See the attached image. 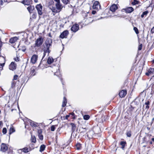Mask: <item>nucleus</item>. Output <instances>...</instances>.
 Returning <instances> with one entry per match:
<instances>
[{"label": "nucleus", "mask_w": 154, "mask_h": 154, "mask_svg": "<svg viewBox=\"0 0 154 154\" xmlns=\"http://www.w3.org/2000/svg\"><path fill=\"white\" fill-rule=\"evenodd\" d=\"M93 8L94 9L98 10L100 8V5L99 2L96 1L94 2L92 6Z\"/></svg>", "instance_id": "3"}, {"label": "nucleus", "mask_w": 154, "mask_h": 154, "mask_svg": "<svg viewBox=\"0 0 154 154\" xmlns=\"http://www.w3.org/2000/svg\"><path fill=\"white\" fill-rule=\"evenodd\" d=\"M79 29V26L78 24L74 25L71 28V30L74 32L77 31Z\"/></svg>", "instance_id": "9"}, {"label": "nucleus", "mask_w": 154, "mask_h": 154, "mask_svg": "<svg viewBox=\"0 0 154 154\" xmlns=\"http://www.w3.org/2000/svg\"><path fill=\"white\" fill-rule=\"evenodd\" d=\"M142 44H141L138 47V50H141V49H142Z\"/></svg>", "instance_id": "44"}, {"label": "nucleus", "mask_w": 154, "mask_h": 154, "mask_svg": "<svg viewBox=\"0 0 154 154\" xmlns=\"http://www.w3.org/2000/svg\"><path fill=\"white\" fill-rule=\"evenodd\" d=\"M15 131V130L13 128L11 127L9 130V134H11L12 133L14 132Z\"/></svg>", "instance_id": "29"}, {"label": "nucleus", "mask_w": 154, "mask_h": 154, "mask_svg": "<svg viewBox=\"0 0 154 154\" xmlns=\"http://www.w3.org/2000/svg\"><path fill=\"white\" fill-rule=\"evenodd\" d=\"M148 71L150 74H152L154 72V69L150 68L149 69Z\"/></svg>", "instance_id": "30"}, {"label": "nucleus", "mask_w": 154, "mask_h": 154, "mask_svg": "<svg viewBox=\"0 0 154 154\" xmlns=\"http://www.w3.org/2000/svg\"><path fill=\"white\" fill-rule=\"evenodd\" d=\"M148 13V11H146L143 12V13L142 14L141 16V17L143 18L144 16H146Z\"/></svg>", "instance_id": "28"}, {"label": "nucleus", "mask_w": 154, "mask_h": 154, "mask_svg": "<svg viewBox=\"0 0 154 154\" xmlns=\"http://www.w3.org/2000/svg\"><path fill=\"white\" fill-rule=\"evenodd\" d=\"M82 129H83V131H82V132H80V133H82L83 132H86V131L87 130V128H82Z\"/></svg>", "instance_id": "46"}, {"label": "nucleus", "mask_w": 154, "mask_h": 154, "mask_svg": "<svg viewBox=\"0 0 154 154\" xmlns=\"http://www.w3.org/2000/svg\"><path fill=\"white\" fill-rule=\"evenodd\" d=\"M32 2V0H23L22 3L24 5H29L31 4Z\"/></svg>", "instance_id": "13"}, {"label": "nucleus", "mask_w": 154, "mask_h": 154, "mask_svg": "<svg viewBox=\"0 0 154 154\" xmlns=\"http://www.w3.org/2000/svg\"><path fill=\"white\" fill-rule=\"evenodd\" d=\"M127 13H130L134 11V8L132 7H128L123 9Z\"/></svg>", "instance_id": "12"}, {"label": "nucleus", "mask_w": 154, "mask_h": 154, "mask_svg": "<svg viewBox=\"0 0 154 154\" xmlns=\"http://www.w3.org/2000/svg\"><path fill=\"white\" fill-rule=\"evenodd\" d=\"M27 9L29 13L31 14L34 9V7L33 6L30 5L27 7Z\"/></svg>", "instance_id": "17"}, {"label": "nucleus", "mask_w": 154, "mask_h": 154, "mask_svg": "<svg viewBox=\"0 0 154 154\" xmlns=\"http://www.w3.org/2000/svg\"><path fill=\"white\" fill-rule=\"evenodd\" d=\"M42 130L41 129H38V135L42 134Z\"/></svg>", "instance_id": "41"}, {"label": "nucleus", "mask_w": 154, "mask_h": 154, "mask_svg": "<svg viewBox=\"0 0 154 154\" xmlns=\"http://www.w3.org/2000/svg\"><path fill=\"white\" fill-rule=\"evenodd\" d=\"M35 3H37L38 2V0H34Z\"/></svg>", "instance_id": "57"}, {"label": "nucleus", "mask_w": 154, "mask_h": 154, "mask_svg": "<svg viewBox=\"0 0 154 154\" xmlns=\"http://www.w3.org/2000/svg\"><path fill=\"white\" fill-rule=\"evenodd\" d=\"M52 42V40L50 38H47L45 41V43L43 51H44L43 58L46 55V53L48 54V56L51 51L49 50L51 46Z\"/></svg>", "instance_id": "1"}, {"label": "nucleus", "mask_w": 154, "mask_h": 154, "mask_svg": "<svg viewBox=\"0 0 154 154\" xmlns=\"http://www.w3.org/2000/svg\"><path fill=\"white\" fill-rule=\"evenodd\" d=\"M71 114L72 115H73L74 114V113H71Z\"/></svg>", "instance_id": "62"}, {"label": "nucleus", "mask_w": 154, "mask_h": 154, "mask_svg": "<svg viewBox=\"0 0 154 154\" xmlns=\"http://www.w3.org/2000/svg\"><path fill=\"white\" fill-rule=\"evenodd\" d=\"M138 3V1L137 0H134V1L132 2V4L133 5H134Z\"/></svg>", "instance_id": "37"}, {"label": "nucleus", "mask_w": 154, "mask_h": 154, "mask_svg": "<svg viewBox=\"0 0 154 154\" xmlns=\"http://www.w3.org/2000/svg\"><path fill=\"white\" fill-rule=\"evenodd\" d=\"M120 145L122 146V149L123 150H124V147H125V145L126 144V143L124 141H121L120 143Z\"/></svg>", "instance_id": "23"}, {"label": "nucleus", "mask_w": 154, "mask_h": 154, "mask_svg": "<svg viewBox=\"0 0 154 154\" xmlns=\"http://www.w3.org/2000/svg\"><path fill=\"white\" fill-rule=\"evenodd\" d=\"M29 122L31 126L34 127H36L37 126V123L35 122H34L31 120H29Z\"/></svg>", "instance_id": "18"}, {"label": "nucleus", "mask_w": 154, "mask_h": 154, "mask_svg": "<svg viewBox=\"0 0 154 154\" xmlns=\"http://www.w3.org/2000/svg\"><path fill=\"white\" fill-rule=\"evenodd\" d=\"M68 34V31L67 30H65L60 35V37L62 38H66Z\"/></svg>", "instance_id": "8"}, {"label": "nucleus", "mask_w": 154, "mask_h": 154, "mask_svg": "<svg viewBox=\"0 0 154 154\" xmlns=\"http://www.w3.org/2000/svg\"><path fill=\"white\" fill-rule=\"evenodd\" d=\"M17 82H19V81H17L16 82L15 81H12L11 84V88H13L15 87V85Z\"/></svg>", "instance_id": "19"}, {"label": "nucleus", "mask_w": 154, "mask_h": 154, "mask_svg": "<svg viewBox=\"0 0 154 154\" xmlns=\"http://www.w3.org/2000/svg\"><path fill=\"white\" fill-rule=\"evenodd\" d=\"M66 103L67 101L66 98L65 97H64L62 105V106L63 107L65 106L66 105Z\"/></svg>", "instance_id": "22"}, {"label": "nucleus", "mask_w": 154, "mask_h": 154, "mask_svg": "<svg viewBox=\"0 0 154 154\" xmlns=\"http://www.w3.org/2000/svg\"><path fill=\"white\" fill-rule=\"evenodd\" d=\"M70 124L72 127V132H73L75 131V125L74 124L72 123H71Z\"/></svg>", "instance_id": "24"}, {"label": "nucleus", "mask_w": 154, "mask_h": 154, "mask_svg": "<svg viewBox=\"0 0 154 154\" xmlns=\"http://www.w3.org/2000/svg\"><path fill=\"white\" fill-rule=\"evenodd\" d=\"M52 11L55 13H57L58 12L57 9L55 7H52L51 8Z\"/></svg>", "instance_id": "26"}, {"label": "nucleus", "mask_w": 154, "mask_h": 154, "mask_svg": "<svg viewBox=\"0 0 154 154\" xmlns=\"http://www.w3.org/2000/svg\"><path fill=\"white\" fill-rule=\"evenodd\" d=\"M16 64L14 62H12L9 66V69L13 71L16 69Z\"/></svg>", "instance_id": "7"}, {"label": "nucleus", "mask_w": 154, "mask_h": 154, "mask_svg": "<svg viewBox=\"0 0 154 154\" xmlns=\"http://www.w3.org/2000/svg\"><path fill=\"white\" fill-rule=\"evenodd\" d=\"M8 149L7 146L4 143H2L1 146V150L2 152H5Z\"/></svg>", "instance_id": "10"}, {"label": "nucleus", "mask_w": 154, "mask_h": 154, "mask_svg": "<svg viewBox=\"0 0 154 154\" xmlns=\"http://www.w3.org/2000/svg\"><path fill=\"white\" fill-rule=\"evenodd\" d=\"M55 128L54 125H52L51 128V131H54L55 130Z\"/></svg>", "instance_id": "43"}, {"label": "nucleus", "mask_w": 154, "mask_h": 154, "mask_svg": "<svg viewBox=\"0 0 154 154\" xmlns=\"http://www.w3.org/2000/svg\"><path fill=\"white\" fill-rule=\"evenodd\" d=\"M151 32L152 33H154V26L151 29Z\"/></svg>", "instance_id": "47"}, {"label": "nucleus", "mask_w": 154, "mask_h": 154, "mask_svg": "<svg viewBox=\"0 0 154 154\" xmlns=\"http://www.w3.org/2000/svg\"><path fill=\"white\" fill-rule=\"evenodd\" d=\"M76 147L77 149L79 150L81 149V144L78 143L76 145Z\"/></svg>", "instance_id": "27"}, {"label": "nucleus", "mask_w": 154, "mask_h": 154, "mask_svg": "<svg viewBox=\"0 0 154 154\" xmlns=\"http://www.w3.org/2000/svg\"><path fill=\"white\" fill-rule=\"evenodd\" d=\"M55 6L57 9L59 11V12L62 8V5L60 4V2L57 3L55 4Z\"/></svg>", "instance_id": "15"}, {"label": "nucleus", "mask_w": 154, "mask_h": 154, "mask_svg": "<svg viewBox=\"0 0 154 154\" xmlns=\"http://www.w3.org/2000/svg\"><path fill=\"white\" fill-rule=\"evenodd\" d=\"M14 60L16 61H19V58L18 57H16L14 58Z\"/></svg>", "instance_id": "45"}, {"label": "nucleus", "mask_w": 154, "mask_h": 154, "mask_svg": "<svg viewBox=\"0 0 154 154\" xmlns=\"http://www.w3.org/2000/svg\"><path fill=\"white\" fill-rule=\"evenodd\" d=\"M127 94L126 91L125 90H122L119 93V95L120 97H125Z\"/></svg>", "instance_id": "11"}, {"label": "nucleus", "mask_w": 154, "mask_h": 154, "mask_svg": "<svg viewBox=\"0 0 154 154\" xmlns=\"http://www.w3.org/2000/svg\"><path fill=\"white\" fill-rule=\"evenodd\" d=\"M96 13V11H92V14H95Z\"/></svg>", "instance_id": "51"}, {"label": "nucleus", "mask_w": 154, "mask_h": 154, "mask_svg": "<svg viewBox=\"0 0 154 154\" xmlns=\"http://www.w3.org/2000/svg\"><path fill=\"white\" fill-rule=\"evenodd\" d=\"M38 58V56L35 54H34L31 57V62L33 64L36 63Z\"/></svg>", "instance_id": "6"}, {"label": "nucleus", "mask_w": 154, "mask_h": 154, "mask_svg": "<svg viewBox=\"0 0 154 154\" xmlns=\"http://www.w3.org/2000/svg\"><path fill=\"white\" fill-rule=\"evenodd\" d=\"M18 38L17 37H14L11 38L9 40V42L11 44L15 43L18 40Z\"/></svg>", "instance_id": "16"}, {"label": "nucleus", "mask_w": 154, "mask_h": 154, "mask_svg": "<svg viewBox=\"0 0 154 154\" xmlns=\"http://www.w3.org/2000/svg\"><path fill=\"white\" fill-rule=\"evenodd\" d=\"M127 135L128 137H130L131 136V132L130 131H128L127 133Z\"/></svg>", "instance_id": "42"}, {"label": "nucleus", "mask_w": 154, "mask_h": 154, "mask_svg": "<svg viewBox=\"0 0 154 154\" xmlns=\"http://www.w3.org/2000/svg\"><path fill=\"white\" fill-rule=\"evenodd\" d=\"M69 115H67L65 116V119H68V118H69Z\"/></svg>", "instance_id": "50"}, {"label": "nucleus", "mask_w": 154, "mask_h": 154, "mask_svg": "<svg viewBox=\"0 0 154 154\" xmlns=\"http://www.w3.org/2000/svg\"><path fill=\"white\" fill-rule=\"evenodd\" d=\"M3 123L2 121H0V126H1L2 125Z\"/></svg>", "instance_id": "54"}, {"label": "nucleus", "mask_w": 154, "mask_h": 154, "mask_svg": "<svg viewBox=\"0 0 154 154\" xmlns=\"http://www.w3.org/2000/svg\"><path fill=\"white\" fill-rule=\"evenodd\" d=\"M149 143H150V144H152V142H151H151H149Z\"/></svg>", "instance_id": "61"}, {"label": "nucleus", "mask_w": 154, "mask_h": 154, "mask_svg": "<svg viewBox=\"0 0 154 154\" xmlns=\"http://www.w3.org/2000/svg\"><path fill=\"white\" fill-rule=\"evenodd\" d=\"M31 141L33 143H35L36 142V139L35 137H33L32 136V138L31 139Z\"/></svg>", "instance_id": "36"}, {"label": "nucleus", "mask_w": 154, "mask_h": 154, "mask_svg": "<svg viewBox=\"0 0 154 154\" xmlns=\"http://www.w3.org/2000/svg\"><path fill=\"white\" fill-rule=\"evenodd\" d=\"M150 74V73H149V72H148L146 73V75H149Z\"/></svg>", "instance_id": "53"}, {"label": "nucleus", "mask_w": 154, "mask_h": 154, "mask_svg": "<svg viewBox=\"0 0 154 154\" xmlns=\"http://www.w3.org/2000/svg\"><path fill=\"white\" fill-rule=\"evenodd\" d=\"M36 8L37 11L38 15L40 17V16L43 13L42 11L43 8L41 4L37 5L36 6Z\"/></svg>", "instance_id": "2"}, {"label": "nucleus", "mask_w": 154, "mask_h": 154, "mask_svg": "<svg viewBox=\"0 0 154 154\" xmlns=\"http://www.w3.org/2000/svg\"><path fill=\"white\" fill-rule=\"evenodd\" d=\"M38 137H39V138L41 140H43V136L42 135V134H38Z\"/></svg>", "instance_id": "40"}, {"label": "nucleus", "mask_w": 154, "mask_h": 154, "mask_svg": "<svg viewBox=\"0 0 154 154\" xmlns=\"http://www.w3.org/2000/svg\"><path fill=\"white\" fill-rule=\"evenodd\" d=\"M45 146L44 145H41L40 147V151H43L45 149Z\"/></svg>", "instance_id": "25"}, {"label": "nucleus", "mask_w": 154, "mask_h": 154, "mask_svg": "<svg viewBox=\"0 0 154 154\" xmlns=\"http://www.w3.org/2000/svg\"><path fill=\"white\" fill-rule=\"evenodd\" d=\"M134 30L137 34H138L139 33L137 27H134Z\"/></svg>", "instance_id": "35"}, {"label": "nucleus", "mask_w": 154, "mask_h": 154, "mask_svg": "<svg viewBox=\"0 0 154 154\" xmlns=\"http://www.w3.org/2000/svg\"><path fill=\"white\" fill-rule=\"evenodd\" d=\"M43 42V39L42 37L38 38L35 41V47H38L42 45Z\"/></svg>", "instance_id": "4"}, {"label": "nucleus", "mask_w": 154, "mask_h": 154, "mask_svg": "<svg viewBox=\"0 0 154 154\" xmlns=\"http://www.w3.org/2000/svg\"><path fill=\"white\" fill-rule=\"evenodd\" d=\"M90 20H91L92 21H93V20H92L91 18L89 17L88 18H87L86 20L85 21H87L88 22V21Z\"/></svg>", "instance_id": "48"}, {"label": "nucleus", "mask_w": 154, "mask_h": 154, "mask_svg": "<svg viewBox=\"0 0 154 154\" xmlns=\"http://www.w3.org/2000/svg\"><path fill=\"white\" fill-rule=\"evenodd\" d=\"M145 104L146 105H148L149 104V102L148 101L147 102L145 103Z\"/></svg>", "instance_id": "49"}, {"label": "nucleus", "mask_w": 154, "mask_h": 154, "mask_svg": "<svg viewBox=\"0 0 154 154\" xmlns=\"http://www.w3.org/2000/svg\"><path fill=\"white\" fill-rule=\"evenodd\" d=\"M118 8L116 5L114 4L112 5L110 8V10L112 12H115Z\"/></svg>", "instance_id": "14"}, {"label": "nucleus", "mask_w": 154, "mask_h": 154, "mask_svg": "<svg viewBox=\"0 0 154 154\" xmlns=\"http://www.w3.org/2000/svg\"><path fill=\"white\" fill-rule=\"evenodd\" d=\"M3 60H4V62L3 63H0V68L2 69L3 67V66H4L5 64V60L3 58H2Z\"/></svg>", "instance_id": "32"}, {"label": "nucleus", "mask_w": 154, "mask_h": 154, "mask_svg": "<svg viewBox=\"0 0 154 154\" xmlns=\"http://www.w3.org/2000/svg\"><path fill=\"white\" fill-rule=\"evenodd\" d=\"M105 117L104 116H102V118H103V117L104 118Z\"/></svg>", "instance_id": "63"}, {"label": "nucleus", "mask_w": 154, "mask_h": 154, "mask_svg": "<svg viewBox=\"0 0 154 154\" xmlns=\"http://www.w3.org/2000/svg\"><path fill=\"white\" fill-rule=\"evenodd\" d=\"M7 132V129L4 128L3 129L2 133L4 134H5Z\"/></svg>", "instance_id": "39"}, {"label": "nucleus", "mask_w": 154, "mask_h": 154, "mask_svg": "<svg viewBox=\"0 0 154 154\" xmlns=\"http://www.w3.org/2000/svg\"><path fill=\"white\" fill-rule=\"evenodd\" d=\"M49 35V36H50V37H51V33H49V35Z\"/></svg>", "instance_id": "59"}, {"label": "nucleus", "mask_w": 154, "mask_h": 154, "mask_svg": "<svg viewBox=\"0 0 154 154\" xmlns=\"http://www.w3.org/2000/svg\"><path fill=\"white\" fill-rule=\"evenodd\" d=\"M22 150L24 152H27L29 151V149L27 147H25L22 149Z\"/></svg>", "instance_id": "31"}, {"label": "nucleus", "mask_w": 154, "mask_h": 154, "mask_svg": "<svg viewBox=\"0 0 154 154\" xmlns=\"http://www.w3.org/2000/svg\"><path fill=\"white\" fill-rule=\"evenodd\" d=\"M146 109H148L149 108V106H148V105H146Z\"/></svg>", "instance_id": "56"}, {"label": "nucleus", "mask_w": 154, "mask_h": 154, "mask_svg": "<svg viewBox=\"0 0 154 154\" xmlns=\"http://www.w3.org/2000/svg\"><path fill=\"white\" fill-rule=\"evenodd\" d=\"M54 1L56 2L57 3H59L60 2V0H54Z\"/></svg>", "instance_id": "52"}, {"label": "nucleus", "mask_w": 154, "mask_h": 154, "mask_svg": "<svg viewBox=\"0 0 154 154\" xmlns=\"http://www.w3.org/2000/svg\"><path fill=\"white\" fill-rule=\"evenodd\" d=\"M152 140L154 142V138H153L152 139Z\"/></svg>", "instance_id": "58"}, {"label": "nucleus", "mask_w": 154, "mask_h": 154, "mask_svg": "<svg viewBox=\"0 0 154 154\" xmlns=\"http://www.w3.org/2000/svg\"><path fill=\"white\" fill-rule=\"evenodd\" d=\"M62 2L65 5L67 4L69 2V0H61Z\"/></svg>", "instance_id": "34"}, {"label": "nucleus", "mask_w": 154, "mask_h": 154, "mask_svg": "<svg viewBox=\"0 0 154 154\" xmlns=\"http://www.w3.org/2000/svg\"><path fill=\"white\" fill-rule=\"evenodd\" d=\"M90 118V116L88 115H85L83 116V118L85 120H88Z\"/></svg>", "instance_id": "33"}, {"label": "nucleus", "mask_w": 154, "mask_h": 154, "mask_svg": "<svg viewBox=\"0 0 154 154\" xmlns=\"http://www.w3.org/2000/svg\"><path fill=\"white\" fill-rule=\"evenodd\" d=\"M18 76L17 75H14V78L12 80L13 81H15L17 79Z\"/></svg>", "instance_id": "38"}, {"label": "nucleus", "mask_w": 154, "mask_h": 154, "mask_svg": "<svg viewBox=\"0 0 154 154\" xmlns=\"http://www.w3.org/2000/svg\"><path fill=\"white\" fill-rule=\"evenodd\" d=\"M54 61L53 59L50 57H49L48 59L47 63L49 64H51Z\"/></svg>", "instance_id": "21"}, {"label": "nucleus", "mask_w": 154, "mask_h": 154, "mask_svg": "<svg viewBox=\"0 0 154 154\" xmlns=\"http://www.w3.org/2000/svg\"><path fill=\"white\" fill-rule=\"evenodd\" d=\"M35 69L34 67H32L30 69V74L31 76H34L35 75Z\"/></svg>", "instance_id": "20"}, {"label": "nucleus", "mask_w": 154, "mask_h": 154, "mask_svg": "<svg viewBox=\"0 0 154 154\" xmlns=\"http://www.w3.org/2000/svg\"><path fill=\"white\" fill-rule=\"evenodd\" d=\"M97 134H94L93 131H90L87 133V136L89 138H92L96 137Z\"/></svg>", "instance_id": "5"}, {"label": "nucleus", "mask_w": 154, "mask_h": 154, "mask_svg": "<svg viewBox=\"0 0 154 154\" xmlns=\"http://www.w3.org/2000/svg\"><path fill=\"white\" fill-rule=\"evenodd\" d=\"M154 121V117L153 118H152V120L151 124H152L153 123Z\"/></svg>", "instance_id": "55"}, {"label": "nucleus", "mask_w": 154, "mask_h": 154, "mask_svg": "<svg viewBox=\"0 0 154 154\" xmlns=\"http://www.w3.org/2000/svg\"><path fill=\"white\" fill-rule=\"evenodd\" d=\"M2 45V43L1 42H0V48H1V47Z\"/></svg>", "instance_id": "60"}]
</instances>
